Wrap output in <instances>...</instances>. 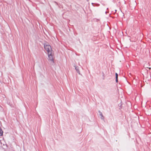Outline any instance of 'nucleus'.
Returning <instances> with one entry per match:
<instances>
[{"mask_svg":"<svg viewBox=\"0 0 151 151\" xmlns=\"http://www.w3.org/2000/svg\"><path fill=\"white\" fill-rule=\"evenodd\" d=\"M44 47L46 50L47 52L48 53L52 52V49L51 46L47 44H45Z\"/></svg>","mask_w":151,"mask_h":151,"instance_id":"nucleus-1","label":"nucleus"},{"mask_svg":"<svg viewBox=\"0 0 151 151\" xmlns=\"http://www.w3.org/2000/svg\"><path fill=\"white\" fill-rule=\"evenodd\" d=\"M48 60L51 62L53 63V59L52 55V52L49 53H48Z\"/></svg>","mask_w":151,"mask_h":151,"instance_id":"nucleus-2","label":"nucleus"},{"mask_svg":"<svg viewBox=\"0 0 151 151\" xmlns=\"http://www.w3.org/2000/svg\"><path fill=\"white\" fill-rule=\"evenodd\" d=\"M99 115L101 116V119L102 120H104V117L103 116L102 113L100 111H99Z\"/></svg>","mask_w":151,"mask_h":151,"instance_id":"nucleus-3","label":"nucleus"},{"mask_svg":"<svg viewBox=\"0 0 151 151\" xmlns=\"http://www.w3.org/2000/svg\"><path fill=\"white\" fill-rule=\"evenodd\" d=\"M75 69L76 70V71H77V72H78V73L79 74H80V72L78 68V67L75 66Z\"/></svg>","mask_w":151,"mask_h":151,"instance_id":"nucleus-4","label":"nucleus"},{"mask_svg":"<svg viewBox=\"0 0 151 151\" xmlns=\"http://www.w3.org/2000/svg\"><path fill=\"white\" fill-rule=\"evenodd\" d=\"M3 133V131L2 130V129L0 128V136L2 135Z\"/></svg>","mask_w":151,"mask_h":151,"instance_id":"nucleus-5","label":"nucleus"},{"mask_svg":"<svg viewBox=\"0 0 151 151\" xmlns=\"http://www.w3.org/2000/svg\"><path fill=\"white\" fill-rule=\"evenodd\" d=\"M118 75L117 73H116V82L118 81Z\"/></svg>","mask_w":151,"mask_h":151,"instance_id":"nucleus-6","label":"nucleus"},{"mask_svg":"<svg viewBox=\"0 0 151 151\" xmlns=\"http://www.w3.org/2000/svg\"><path fill=\"white\" fill-rule=\"evenodd\" d=\"M147 68H149V69H150L151 68L150 67H147Z\"/></svg>","mask_w":151,"mask_h":151,"instance_id":"nucleus-7","label":"nucleus"}]
</instances>
